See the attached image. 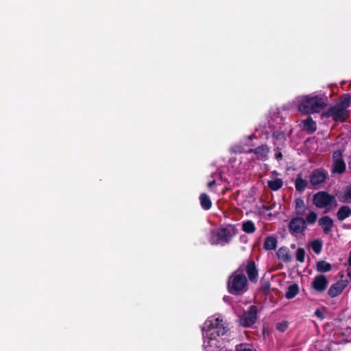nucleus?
I'll return each instance as SVG.
<instances>
[{
  "label": "nucleus",
  "mask_w": 351,
  "mask_h": 351,
  "mask_svg": "<svg viewBox=\"0 0 351 351\" xmlns=\"http://www.w3.org/2000/svg\"><path fill=\"white\" fill-rule=\"evenodd\" d=\"M204 339L203 348L206 351H215L223 347L220 336L228 331L226 323L220 317H208L202 327Z\"/></svg>",
  "instance_id": "obj_1"
},
{
  "label": "nucleus",
  "mask_w": 351,
  "mask_h": 351,
  "mask_svg": "<svg viewBox=\"0 0 351 351\" xmlns=\"http://www.w3.org/2000/svg\"><path fill=\"white\" fill-rule=\"evenodd\" d=\"M294 102L298 111L304 114H310L320 112L326 106L327 98L324 95H300L295 99Z\"/></svg>",
  "instance_id": "obj_2"
},
{
  "label": "nucleus",
  "mask_w": 351,
  "mask_h": 351,
  "mask_svg": "<svg viewBox=\"0 0 351 351\" xmlns=\"http://www.w3.org/2000/svg\"><path fill=\"white\" fill-rule=\"evenodd\" d=\"M247 280L240 271H236L228 278V291L234 295H241L247 290Z\"/></svg>",
  "instance_id": "obj_3"
},
{
  "label": "nucleus",
  "mask_w": 351,
  "mask_h": 351,
  "mask_svg": "<svg viewBox=\"0 0 351 351\" xmlns=\"http://www.w3.org/2000/svg\"><path fill=\"white\" fill-rule=\"evenodd\" d=\"M234 234V228L227 226L210 231L208 239L211 245H224L230 241Z\"/></svg>",
  "instance_id": "obj_4"
},
{
  "label": "nucleus",
  "mask_w": 351,
  "mask_h": 351,
  "mask_svg": "<svg viewBox=\"0 0 351 351\" xmlns=\"http://www.w3.org/2000/svg\"><path fill=\"white\" fill-rule=\"evenodd\" d=\"M313 202L317 208L320 209L324 208L326 211H329L332 207L337 206L335 196L325 191H319L314 194Z\"/></svg>",
  "instance_id": "obj_5"
},
{
  "label": "nucleus",
  "mask_w": 351,
  "mask_h": 351,
  "mask_svg": "<svg viewBox=\"0 0 351 351\" xmlns=\"http://www.w3.org/2000/svg\"><path fill=\"white\" fill-rule=\"evenodd\" d=\"M322 116L325 118H331L337 122H343L349 117V110L344 109L337 104H335L322 112Z\"/></svg>",
  "instance_id": "obj_6"
},
{
  "label": "nucleus",
  "mask_w": 351,
  "mask_h": 351,
  "mask_svg": "<svg viewBox=\"0 0 351 351\" xmlns=\"http://www.w3.org/2000/svg\"><path fill=\"white\" fill-rule=\"evenodd\" d=\"M327 176V172L324 169H317L313 170L309 176L311 188L318 189L325 182Z\"/></svg>",
  "instance_id": "obj_7"
},
{
  "label": "nucleus",
  "mask_w": 351,
  "mask_h": 351,
  "mask_svg": "<svg viewBox=\"0 0 351 351\" xmlns=\"http://www.w3.org/2000/svg\"><path fill=\"white\" fill-rule=\"evenodd\" d=\"M289 230L293 235L303 233L306 229V221L301 217H293L289 223Z\"/></svg>",
  "instance_id": "obj_8"
},
{
  "label": "nucleus",
  "mask_w": 351,
  "mask_h": 351,
  "mask_svg": "<svg viewBox=\"0 0 351 351\" xmlns=\"http://www.w3.org/2000/svg\"><path fill=\"white\" fill-rule=\"evenodd\" d=\"M256 320V307L251 306L248 311H245L240 317V323L242 326L247 327L252 325Z\"/></svg>",
  "instance_id": "obj_9"
},
{
  "label": "nucleus",
  "mask_w": 351,
  "mask_h": 351,
  "mask_svg": "<svg viewBox=\"0 0 351 351\" xmlns=\"http://www.w3.org/2000/svg\"><path fill=\"white\" fill-rule=\"evenodd\" d=\"M328 285V280L323 274L316 276L311 282V287L318 293L324 292L326 289Z\"/></svg>",
  "instance_id": "obj_10"
},
{
  "label": "nucleus",
  "mask_w": 351,
  "mask_h": 351,
  "mask_svg": "<svg viewBox=\"0 0 351 351\" xmlns=\"http://www.w3.org/2000/svg\"><path fill=\"white\" fill-rule=\"evenodd\" d=\"M348 285V280H338L337 282L332 284L328 291V294L330 298H335L338 295H339L343 289L347 287Z\"/></svg>",
  "instance_id": "obj_11"
},
{
  "label": "nucleus",
  "mask_w": 351,
  "mask_h": 351,
  "mask_svg": "<svg viewBox=\"0 0 351 351\" xmlns=\"http://www.w3.org/2000/svg\"><path fill=\"white\" fill-rule=\"evenodd\" d=\"M333 173H342L346 170V164L342 159V154L341 151L337 150L333 153Z\"/></svg>",
  "instance_id": "obj_12"
},
{
  "label": "nucleus",
  "mask_w": 351,
  "mask_h": 351,
  "mask_svg": "<svg viewBox=\"0 0 351 351\" xmlns=\"http://www.w3.org/2000/svg\"><path fill=\"white\" fill-rule=\"evenodd\" d=\"M318 224L321 226L324 232L328 234L332 230L333 226V220L328 216H324L318 220Z\"/></svg>",
  "instance_id": "obj_13"
},
{
  "label": "nucleus",
  "mask_w": 351,
  "mask_h": 351,
  "mask_svg": "<svg viewBox=\"0 0 351 351\" xmlns=\"http://www.w3.org/2000/svg\"><path fill=\"white\" fill-rule=\"evenodd\" d=\"M246 272L250 281H257L258 274L254 261L247 262L246 265Z\"/></svg>",
  "instance_id": "obj_14"
},
{
  "label": "nucleus",
  "mask_w": 351,
  "mask_h": 351,
  "mask_svg": "<svg viewBox=\"0 0 351 351\" xmlns=\"http://www.w3.org/2000/svg\"><path fill=\"white\" fill-rule=\"evenodd\" d=\"M269 152V149L266 145H261L255 149H249L247 153H254L256 155V158L258 160L265 159Z\"/></svg>",
  "instance_id": "obj_15"
},
{
  "label": "nucleus",
  "mask_w": 351,
  "mask_h": 351,
  "mask_svg": "<svg viewBox=\"0 0 351 351\" xmlns=\"http://www.w3.org/2000/svg\"><path fill=\"white\" fill-rule=\"evenodd\" d=\"M301 125L304 130L312 134L316 130V123L313 120L311 117H308L306 119L301 121Z\"/></svg>",
  "instance_id": "obj_16"
},
{
  "label": "nucleus",
  "mask_w": 351,
  "mask_h": 351,
  "mask_svg": "<svg viewBox=\"0 0 351 351\" xmlns=\"http://www.w3.org/2000/svg\"><path fill=\"white\" fill-rule=\"evenodd\" d=\"M295 187L297 191L302 193L306 188L311 186L309 182L302 178V174H298L295 180Z\"/></svg>",
  "instance_id": "obj_17"
},
{
  "label": "nucleus",
  "mask_w": 351,
  "mask_h": 351,
  "mask_svg": "<svg viewBox=\"0 0 351 351\" xmlns=\"http://www.w3.org/2000/svg\"><path fill=\"white\" fill-rule=\"evenodd\" d=\"M278 258L283 262L288 263L291 261V257L289 251L287 247H280L277 251Z\"/></svg>",
  "instance_id": "obj_18"
},
{
  "label": "nucleus",
  "mask_w": 351,
  "mask_h": 351,
  "mask_svg": "<svg viewBox=\"0 0 351 351\" xmlns=\"http://www.w3.org/2000/svg\"><path fill=\"white\" fill-rule=\"evenodd\" d=\"M351 215V208L348 206H341L337 211V216L339 221H343L350 217Z\"/></svg>",
  "instance_id": "obj_19"
},
{
  "label": "nucleus",
  "mask_w": 351,
  "mask_h": 351,
  "mask_svg": "<svg viewBox=\"0 0 351 351\" xmlns=\"http://www.w3.org/2000/svg\"><path fill=\"white\" fill-rule=\"evenodd\" d=\"M277 245V239L274 237H267L264 242V248L266 250H273Z\"/></svg>",
  "instance_id": "obj_20"
},
{
  "label": "nucleus",
  "mask_w": 351,
  "mask_h": 351,
  "mask_svg": "<svg viewBox=\"0 0 351 351\" xmlns=\"http://www.w3.org/2000/svg\"><path fill=\"white\" fill-rule=\"evenodd\" d=\"M201 206L204 210H209L211 208L212 202L210 197L206 193H202L199 196Z\"/></svg>",
  "instance_id": "obj_21"
},
{
  "label": "nucleus",
  "mask_w": 351,
  "mask_h": 351,
  "mask_svg": "<svg viewBox=\"0 0 351 351\" xmlns=\"http://www.w3.org/2000/svg\"><path fill=\"white\" fill-rule=\"evenodd\" d=\"M306 207L305 206L304 202L301 198H298L295 199V213L298 215H303L306 212Z\"/></svg>",
  "instance_id": "obj_22"
},
{
  "label": "nucleus",
  "mask_w": 351,
  "mask_h": 351,
  "mask_svg": "<svg viewBox=\"0 0 351 351\" xmlns=\"http://www.w3.org/2000/svg\"><path fill=\"white\" fill-rule=\"evenodd\" d=\"M331 269V265L329 263H327L324 261H318L316 264V269L319 272H327L330 271Z\"/></svg>",
  "instance_id": "obj_23"
},
{
  "label": "nucleus",
  "mask_w": 351,
  "mask_h": 351,
  "mask_svg": "<svg viewBox=\"0 0 351 351\" xmlns=\"http://www.w3.org/2000/svg\"><path fill=\"white\" fill-rule=\"evenodd\" d=\"M268 186L273 191L279 190L283 185V181L280 178H274L268 181Z\"/></svg>",
  "instance_id": "obj_24"
},
{
  "label": "nucleus",
  "mask_w": 351,
  "mask_h": 351,
  "mask_svg": "<svg viewBox=\"0 0 351 351\" xmlns=\"http://www.w3.org/2000/svg\"><path fill=\"white\" fill-rule=\"evenodd\" d=\"M298 291L299 288L298 285L293 284L288 287V289L285 293V297L287 299L293 298L298 293Z\"/></svg>",
  "instance_id": "obj_25"
},
{
  "label": "nucleus",
  "mask_w": 351,
  "mask_h": 351,
  "mask_svg": "<svg viewBox=\"0 0 351 351\" xmlns=\"http://www.w3.org/2000/svg\"><path fill=\"white\" fill-rule=\"evenodd\" d=\"M312 250L317 254H319L322 249V241L320 239H315L311 242Z\"/></svg>",
  "instance_id": "obj_26"
},
{
  "label": "nucleus",
  "mask_w": 351,
  "mask_h": 351,
  "mask_svg": "<svg viewBox=\"0 0 351 351\" xmlns=\"http://www.w3.org/2000/svg\"><path fill=\"white\" fill-rule=\"evenodd\" d=\"M350 96L349 95H344L343 97H341L339 101L336 104L341 107H343L344 109H348V108L350 106Z\"/></svg>",
  "instance_id": "obj_27"
},
{
  "label": "nucleus",
  "mask_w": 351,
  "mask_h": 351,
  "mask_svg": "<svg viewBox=\"0 0 351 351\" xmlns=\"http://www.w3.org/2000/svg\"><path fill=\"white\" fill-rule=\"evenodd\" d=\"M242 229L246 233H253L256 228L252 221H247L243 223Z\"/></svg>",
  "instance_id": "obj_28"
},
{
  "label": "nucleus",
  "mask_w": 351,
  "mask_h": 351,
  "mask_svg": "<svg viewBox=\"0 0 351 351\" xmlns=\"http://www.w3.org/2000/svg\"><path fill=\"white\" fill-rule=\"evenodd\" d=\"M317 219V214L315 211H310L306 216V225L308 223L309 225L314 224Z\"/></svg>",
  "instance_id": "obj_29"
},
{
  "label": "nucleus",
  "mask_w": 351,
  "mask_h": 351,
  "mask_svg": "<svg viewBox=\"0 0 351 351\" xmlns=\"http://www.w3.org/2000/svg\"><path fill=\"white\" fill-rule=\"evenodd\" d=\"M341 201L343 202H351V185L349 186L344 191L343 195L341 197Z\"/></svg>",
  "instance_id": "obj_30"
},
{
  "label": "nucleus",
  "mask_w": 351,
  "mask_h": 351,
  "mask_svg": "<svg viewBox=\"0 0 351 351\" xmlns=\"http://www.w3.org/2000/svg\"><path fill=\"white\" fill-rule=\"evenodd\" d=\"M305 250L303 248H298L296 251V260L300 263L304 261Z\"/></svg>",
  "instance_id": "obj_31"
},
{
  "label": "nucleus",
  "mask_w": 351,
  "mask_h": 351,
  "mask_svg": "<svg viewBox=\"0 0 351 351\" xmlns=\"http://www.w3.org/2000/svg\"><path fill=\"white\" fill-rule=\"evenodd\" d=\"M274 118H272V122L270 121H269V127L274 128L275 127V123H280L282 121V118L279 117L278 112H274Z\"/></svg>",
  "instance_id": "obj_32"
},
{
  "label": "nucleus",
  "mask_w": 351,
  "mask_h": 351,
  "mask_svg": "<svg viewBox=\"0 0 351 351\" xmlns=\"http://www.w3.org/2000/svg\"><path fill=\"white\" fill-rule=\"evenodd\" d=\"M236 351H252L246 344L241 343L235 347Z\"/></svg>",
  "instance_id": "obj_33"
},
{
  "label": "nucleus",
  "mask_w": 351,
  "mask_h": 351,
  "mask_svg": "<svg viewBox=\"0 0 351 351\" xmlns=\"http://www.w3.org/2000/svg\"><path fill=\"white\" fill-rule=\"evenodd\" d=\"M287 327H288V325L286 322L280 323L277 325V329L281 332L285 331L287 328Z\"/></svg>",
  "instance_id": "obj_34"
},
{
  "label": "nucleus",
  "mask_w": 351,
  "mask_h": 351,
  "mask_svg": "<svg viewBox=\"0 0 351 351\" xmlns=\"http://www.w3.org/2000/svg\"><path fill=\"white\" fill-rule=\"evenodd\" d=\"M231 151L234 153H241L243 152V148L241 146L235 145L231 147Z\"/></svg>",
  "instance_id": "obj_35"
},
{
  "label": "nucleus",
  "mask_w": 351,
  "mask_h": 351,
  "mask_svg": "<svg viewBox=\"0 0 351 351\" xmlns=\"http://www.w3.org/2000/svg\"><path fill=\"white\" fill-rule=\"evenodd\" d=\"M274 136H275L276 138H285V134H276V132H274Z\"/></svg>",
  "instance_id": "obj_36"
},
{
  "label": "nucleus",
  "mask_w": 351,
  "mask_h": 351,
  "mask_svg": "<svg viewBox=\"0 0 351 351\" xmlns=\"http://www.w3.org/2000/svg\"><path fill=\"white\" fill-rule=\"evenodd\" d=\"M215 184V181L213 180V181L208 182V188L211 189Z\"/></svg>",
  "instance_id": "obj_37"
},
{
  "label": "nucleus",
  "mask_w": 351,
  "mask_h": 351,
  "mask_svg": "<svg viewBox=\"0 0 351 351\" xmlns=\"http://www.w3.org/2000/svg\"><path fill=\"white\" fill-rule=\"evenodd\" d=\"M348 264L351 267V250H350V254H349V258H348Z\"/></svg>",
  "instance_id": "obj_38"
},
{
  "label": "nucleus",
  "mask_w": 351,
  "mask_h": 351,
  "mask_svg": "<svg viewBox=\"0 0 351 351\" xmlns=\"http://www.w3.org/2000/svg\"><path fill=\"white\" fill-rule=\"evenodd\" d=\"M282 154H281V153L276 154V158H277V159L280 160V159H281V158H282Z\"/></svg>",
  "instance_id": "obj_39"
},
{
  "label": "nucleus",
  "mask_w": 351,
  "mask_h": 351,
  "mask_svg": "<svg viewBox=\"0 0 351 351\" xmlns=\"http://www.w3.org/2000/svg\"><path fill=\"white\" fill-rule=\"evenodd\" d=\"M315 314L318 316V317H320V313L319 311L317 310L315 311Z\"/></svg>",
  "instance_id": "obj_40"
}]
</instances>
